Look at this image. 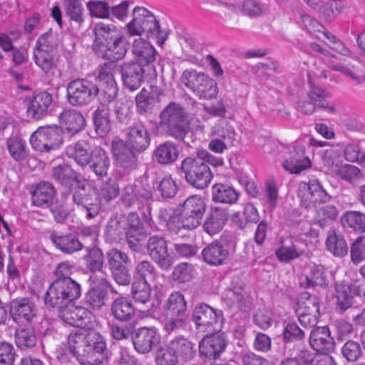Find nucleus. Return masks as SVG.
<instances>
[{"mask_svg":"<svg viewBox=\"0 0 365 365\" xmlns=\"http://www.w3.org/2000/svg\"><path fill=\"white\" fill-rule=\"evenodd\" d=\"M132 17V20L124 27L126 36H145L148 38L156 39L158 46L163 45L168 33L160 29L159 21L151 11L144 7L135 6Z\"/></svg>","mask_w":365,"mask_h":365,"instance_id":"obj_1","label":"nucleus"},{"mask_svg":"<svg viewBox=\"0 0 365 365\" xmlns=\"http://www.w3.org/2000/svg\"><path fill=\"white\" fill-rule=\"evenodd\" d=\"M81 295L80 284L71 277H59L49 286L44 296V302L48 307L57 309L75 302Z\"/></svg>","mask_w":365,"mask_h":365,"instance_id":"obj_2","label":"nucleus"},{"mask_svg":"<svg viewBox=\"0 0 365 365\" xmlns=\"http://www.w3.org/2000/svg\"><path fill=\"white\" fill-rule=\"evenodd\" d=\"M81 295L80 284L71 277H59L49 286L44 296V302L48 307L57 309L75 302Z\"/></svg>","mask_w":365,"mask_h":365,"instance_id":"obj_3","label":"nucleus"},{"mask_svg":"<svg viewBox=\"0 0 365 365\" xmlns=\"http://www.w3.org/2000/svg\"><path fill=\"white\" fill-rule=\"evenodd\" d=\"M159 125L166 133L176 140H182L190 126L187 113L179 103L170 102L159 115Z\"/></svg>","mask_w":365,"mask_h":365,"instance_id":"obj_4","label":"nucleus"},{"mask_svg":"<svg viewBox=\"0 0 365 365\" xmlns=\"http://www.w3.org/2000/svg\"><path fill=\"white\" fill-rule=\"evenodd\" d=\"M177 170L184 175L190 186L197 190L207 188L213 178L209 165L197 156L185 158Z\"/></svg>","mask_w":365,"mask_h":365,"instance_id":"obj_5","label":"nucleus"},{"mask_svg":"<svg viewBox=\"0 0 365 365\" xmlns=\"http://www.w3.org/2000/svg\"><path fill=\"white\" fill-rule=\"evenodd\" d=\"M180 80L200 99L210 100L217 95V83L203 72L195 69L185 70Z\"/></svg>","mask_w":365,"mask_h":365,"instance_id":"obj_6","label":"nucleus"},{"mask_svg":"<svg viewBox=\"0 0 365 365\" xmlns=\"http://www.w3.org/2000/svg\"><path fill=\"white\" fill-rule=\"evenodd\" d=\"M222 299L231 309L244 312L250 310L252 307V298L247 284L239 278H235L225 289Z\"/></svg>","mask_w":365,"mask_h":365,"instance_id":"obj_7","label":"nucleus"},{"mask_svg":"<svg viewBox=\"0 0 365 365\" xmlns=\"http://www.w3.org/2000/svg\"><path fill=\"white\" fill-rule=\"evenodd\" d=\"M96 82L86 78H78L68 83L66 99L74 107H83L94 100Z\"/></svg>","mask_w":365,"mask_h":365,"instance_id":"obj_8","label":"nucleus"},{"mask_svg":"<svg viewBox=\"0 0 365 365\" xmlns=\"http://www.w3.org/2000/svg\"><path fill=\"white\" fill-rule=\"evenodd\" d=\"M63 131L58 125L40 127L31 136V146L39 152L49 153L58 149L63 143Z\"/></svg>","mask_w":365,"mask_h":365,"instance_id":"obj_9","label":"nucleus"},{"mask_svg":"<svg viewBox=\"0 0 365 365\" xmlns=\"http://www.w3.org/2000/svg\"><path fill=\"white\" fill-rule=\"evenodd\" d=\"M73 189V202L86 213V218L91 220L98 216L101 209V202L95 192L86 183L81 181Z\"/></svg>","mask_w":365,"mask_h":365,"instance_id":"obj_10","label":"nucleus"},{"mask_svg":"<svg viewBox=\"0 0 365 365\" xmlns=\"http://www.w3.org/2000/svg\"><path fill=\"white\" fill-rule=\"evenodd\" d=\"M297 195L300 198L301 206L307 210L326 203L331 198L317 179L310 180L307 182H301L299 184Z\"/></svg>","mask_w":365,"mask_h":365,"instance_id":"obj_11","label":"nucleus"},{"mask_svg":"<svg viewBox=\"0 0 365 365\" xmlns=\"http://www.w3.org/2000/svg\"><path fill=\"white\" fill-rule=\"evenodd\" d=\"M222 319L221 310L213 309L205 303L195 306L192 312V320L200 331L210 333L218 330Z\"/></svg>","mask_w":365,"mask_h":365,"instance_id":"obj_12","label":"nucleus"},{"mask_svg":"<svg viewBox=\"0 0 365 365\" xmlns=\"http://www.w3.org/2000/svg\"><path fill=\"white\" fill-rule=\"evenodd\" d=\"M132 53L135 56L136 61L142 66L148 69V75L150 78H156L158 73L155 66L158 52L149 42L143 38L135 39L132 43Z\"/></svg>","mask_w":365,"mask_h":365,"instance_id":"obj_13","label":"nucleus"},{"mask_svg":"<svg viewBox=\"0 0 365 365\" xmlns=\"http://www.w3.org/2000/svg\"><path fill=\"white\" fill-rule=\"evenodd\" d=\"M146 248L149 257L162 269L168 270L173 264V258L168 252L167 241L163 236H150L148 239Z\"/></svg>","mask_w":365,"mask_h":365,"instance_id":"obj_14","label":"nucleus"},{"mask_svg":"<svg viewBox=\"0 0 365 365\" xmlns=\"http://www.w3.org/2000/svg\"><path fill=\"white\" fill-rule=\"evenodd\" d=\"M131 340L138 353L146 354L159 343L160 335L154 327H141L133 331Z\"/></svg>","mask_w":365,"mask_h":365,"instance_id":"obj_15","label":"nucleus"},{"mask_svg":"<svg viewBox=\"0 0 365 365\" xmlns=\"http://www.w3.org/2000/svg\"><path fill=\"white\" fill-rule=\"evenodd\" d=\"M53 101V96L47 91L34 93L25 99L27 116L34 120L43 118L49 113Z\"/></svg>","mask_w":365,"mask_h":365,"instance_id":"obj_16","label":"nucleus"},{"mask_svg":"<svg viewBox=\"0 0 365 365\" xmlns=\"http://www.w3.org/2000/svg\"><path fill=\"white\" fill-rule=\"evenodd\" d=\"M111 148L118 167L128 173L137 168L138 165V155L140 153L135 151L121 140L113 141Z\"/></svg>","mask_w":365,"mask_h":365,"instance_id":"obj_17","label":"nucleus"},{"mask_svg":"<svg viewBox=\"0 0 365 365\" xmlns=\"http://www.w3.org/2000/svg\"><path fill=\"white\" fill-rule=\"evenodd\" d=\"M361 293V285L357 282L337 285L334 294L336 310L340 314L344 313L354 306L355 297H360Z\"/></svg>","mask_w":365,"mask_h":365,"instance_id":"obj_18","label":"nucleus"},{"mask_svg":"<svg viewBox=\"0 0 365 365\" xmlns=\"http://www.w3.org/2000/svg\"><path fill=\"white\" fill-rule=\"evenodd\" d=\"M205 335L199 343V354L204 361L215 360L220 357L227 346L223 334L217 331Z\"/></svg>","mask_w":365,"mask_h":365,"instance_id":"obj_19","label":"nucleus"},{"mask_svg":"<svg viewBox=\"0 0 365 365\" xmlns=\"http://www.w3.org/2000/svg\"><path fill=\"white\" fill-rule=\"evenodd\" d=\"M86 352L88 353L86 364H101L108 355L105 338L97 331H89L87 334Z\"/></svg>","mask_w":365,"mask_h":365,"instance_id":"obj_20","label":"nucleus"},{"mask_svg":"<svg viewBox=\"0 0 365 365\" xmlns=\"http://www.w3.org/2000/svg\"><path fill=\"white\" fill-rule=\"evenodd\" d=\"M120 70L123 86L130 91H135L140 86L145 73H148L147 68L134 61L123 63Z\"/></svg>","mask_w":365,"mask_h":365,"instance_id":"obj_21","label":"nucleus"},{"mask_svg":"<svg viewBox=\"0 0 365 365\" xmlns=\"http://www.w3.org/2000/svg\"><path fill=\"white\" fill-rule=\"evenodd\" d=\"M205 210L206 204L202 198L193 195L184 201L181 212L192 227L195 229L201 224Z\"/></svg>","mask_w":365,"mask_h":365,"instance_id":"obj_22","label":"nucleus"},{"mask_svg":"<svg viewBox=\"0 0 365 365\" xmlns=\"http://www.w3.org/2000/svg\"><path fill=\"white\" fill-rule=\"evenodd\" d=\"M11 314L18 323L31 322L37 314V308L31 298L16 299L11 302Z\"/></svg>","mask_w":365,"mask_h":365,"instance_id":"obj_23","label":"nucleus"},{"mask_svg":"<svg viewBox=\"0 0 365 365\" xmlns=\"http://www.w3.org/2000/svg\"><path fill=\"white\" fill-rule=\"evenodd\" d=\"M280 247L276 251V255L280 262H289L305 254L302 244L298 239L287 236L280 239Z\"/></svg>","mask_w":365,"mask_h":365,"instance_id":"obj_24","label":"nucleus"},{"mask_svg":"<svg viewBox=\"0 0 365 365\" xmlns=\"http://www.w3.org/2000/svg\"><path fill=\"white\" fill-rule=\"evenodd\" d=\"M59 317L66 324L73 327H84L85 319L91 312L85 307L75 306L73 302L57 309Z\"/></svg>","mask_w":365,"mask_h":365,"instance_id":"obj_25","label":"nucleus"},{"mask_svg":"<svg viewBox=\"0 0 365 365\" xmlns=\"http://www.w3.org/2000/svg\"><path fill=\"white\" fill-rule=\"evenodd\" d=\"M110 166V158L108 153L101 146L94 147L87 167L98 179H102L108 175Z\"/></svg>","mask_w":365,"mask_h":365,"instance_id":"obj_26","label":"nucleus"},{"mask_svg":"<svg viewBox=\"0 0 365 365\" xmlns=\"http://www.w3.org/2000/svg\"><path fill=\"white\" fill-rule=\"evenodd\" d=\"M125 143L135 151L143 153L150 143V135L148 129L141 124L130 127Z\"/></svg>","mask_w":365,"mask_h":365,"instance_id":"obj_27","label":"nucleus"},{"mask_svg":"<svg viewBox=\"0 0 365 365\" xmlns=\"http://www.w3.org/2000/svg\"><path fill=\"white\" fill-rule=\"evenodd\" d=\"M309 342L312 348L318 352H329L334 348V339L330 335L329 328L326 326L312 329Z\"/></svg>","mask_w":365,"mask_h":365,"instance_id":"obj_28","label":"nucleus"},{"mask_svg":"<svg viewBox=\"0 0 365 365\" xmlns=\"http://www.w3.org/2000/svg\"><path fill=\"white\" fill-rule=\"evenodd\" d=\"M49 239L58 250L65 254L71 255L83 248V243L73 233L53 232Z\"/></svg>","mask_w":365,"mask_h":365,"instance_id":"obj_29","label":"nucleus"},{"mask_svg":"<svg viewBox=\"0 0 365 365\" xmlns=\"http://www.w3.org/2000/svg\"><path fill=\"white\" fill-rule=\"evenodd\" d=\"M128 51V43L123 35H118L117 38L110 42L108 46L101 45V51L96 54L98 57L115 62L124 58Z\"/></svg>","mask_w":365,"mask_h":365,"instance_id":"obj_30","label":"nucleus"},{"mask_svg":"<svg viewBox=\"0 0 365 365\" xmlns=\"http://www.w3.org/2000/svg\"><path fill=\"white\" fill-rule=\"evenodd\" d=\"M230 252L219 240L206 245L202 251L203 260L208 264L219 266L225 263Z\"/></svg>","mask_w":365,"mask_h":365,"instance_id":"obj_31","label":"nucleus"},{"mask_svg":"<svg viewBox=\"0 0 365 365\" xmlns=\"http://www.w3.org/2000/svg\"><path fill=\"white\" fill-rule=\"evenodd\" d=\"M51 177L62 187L68 189L69 194L80 181L78 173L67 164L53 167L51 170Z\"/></svg>","mask_w":365,"mask_h":365,"instance_id":"obj_32","label":"nucleus"},{"mask_svg":"<svg viewBox=\"0 0 365 365\" xmlns=\"http://www.w3.org/2000/svg\"><path fill=\"white\" fill-rule=\"evenodd\" d=\"M228 213L225 209L220 207H212L203 224L204 230L210 235L218 233L227 220Z\"/></svg>","mask_w":365,"mask_h":365,"instance_id":"obj_33","label":"nucleus"},{"mask_svg":"<svg viewBox=\"0 0 365 365\" xmlns=\"http://www.w3.org/2000/svg\"><path fill=\"white\" fill-rule=\"evenodd\" d=\"M68 348L70 353L82 364L88 361L86 352L87 334L82 333H71L68 336Z\"/></svg>","mask_w":365,"mask_h":365,"instance_id":"obj_34","label":"nucleus"},{"mask_svg":"<svg viewBox=\"0 0 365 365\" xmlns=\"http://www.w3.org/2000/svg\"><path fill=\"white\" fill-rule=\"evenodd\" d=\"M110 314L116 320L127 322L134 317L135 309L128 299L118 297L111 303Z\"/></svg>","mask_w":365,"mask_h":365,"instance_id":"obj_35","label":"nucleus"},{"mask_svg":"<svg viewBox=\"0 0 365 365\" xmlns=\"http://www.w3.org/2000/svg\"><path fill=\"white\" fill-rule=\"evenodd\" d=\"M125 216L116 215L111 217L106 227L105 235L107 240L119 242L126 234Z\"/></svg>","mask_w":365,"mask_h":365,"instance_id":"obj_36","label":"nucleus"},{"mask_svg":"<svg viewBox=\"0 0 365 365\" xmlns=\"http://www.w3.org/2000/svg\"><path fill=\"white\" fill-rule=\"evenodd\" d=\"M310 166V160L304 156V147L302 145L296 147L295 153L292 154L289 159L284 160L283 163V168L290 173L294 174H299Z\"/></svg>","mask_w":365,"mask_h":365,"instance_id":"obj_37","label":"nucleus"},{"mask_svg":"<svg viewBox=\"0 0 365 365\" xmlns=\"http://www.w3.org/2000/svg\"><path fill=\"white\" fill-rule=\"evenodd\" d=\"M326 246L334 256L342 257L347 255L349 247L343 235L334 229H331L327 232Z\"/></svg>","mask_w":365,"mask_h":365,"instance_id":"obj_38","label":"nucleus"},{"mask_svg":"<svg viewBox=\"0 0 365 365\" xmlns=\"http://www.w3.org/2000/svg\"><path fill=\"white\" fill-rule=\"evenodd\" d=\"M94 34L95 40L92 46L96 54L99 52L100 48L101 49V45L106 47L110 41L118 36L116 34V29L115 27L110 28L108 25H106L103 23H98L96 24L94 27Z\"/></svg>","mask_w":365,"mask_h":365,"instance_id":"obj_39","label":"nucleus"},{"mask_svg":"<svg viewBox=\"0 0 365 365\" xmlns=\"http://www.w3.org/2000/svg\"><path fill=\"white\" fill-rule=\"evenodd\" d=\"M179 153V148L175 143L166 141L156 147L153 157L158 163L169 165L178 159Z\"/></svg>","mask_w":365,"mask_h":365,"instance_id":"obj_40","label":"nucleus"},{"mask_svg":"<svg viewBox=\"0 0 365 365\" xmlns=\"http://www.w3.org/2000/svg\"><path fill=\"white\" fill-rule=\"evenodd\" d=\"M239 196L240 192L227 184L216 183L212 187V200L215 202L232 205Z\"/></svg>","mask_w":365,"mask_h":365,"instance_id":"obj_41","label":"nucleus"},{"mask_svg":"<svg viewBox=\"0 0 365 365\" xmlns=\"http://www.w3.org/2000/svg\"><path fill=\"white\" fill-rule=\"evenodd\" d=\"M174 354L184 361H190L195 355L194 344L184 336H177L168 341Z\"/></svg>","mask_w":365,"mask_h":365,"instance_id":"obj_42","label":"nucleus"},{"mask_svg":"<svg viewBox=\"0 0 365 365\" xmlns=\"http://www.w3.org/2000/svg\"><path fill=\"white\" fill-rule=\"evenodd\" d=\"M59 120L66 129L72 133H78L83 129L86 122L82 113L76 110H63L59 115Z\"/></svg>","mask_w":365,"mask_h":365,"instance_id":"obj_43","label":"nucleus"},{"mask_svg":"<svg viewBox=\"0 0 365 365\" xmlns=\"http://www.w3.org/2000/svg\"><path fill=\"white\" fill-rule=\"evenodd\" d=\"M55 195V188L49 182H41L32 192V202L38 207L49 205Z\"/></svg>","mask_w":365,"mask_h":365,"instance_id":"obj_44","label":"nucleus"},{"mask_svg":"<svg viewBox=\"0 0 365 365\" xmlns=\"http://www.w3.org/2000/svg\"><path fill=\"white\" fill-rule=\"evenodd\" d=\"M71 157L75 162L83 169L87 167L88 160L93 155V148L91 144L84 140L77 141L71 148Z\"/></svg>","mask_w":365,"mask_h":365,"instance_id":"obj_45","label":"nucleus"},{"mask_svg":"<svg viewBox=\"0 0 365 365\" xmlns=\"http://www.w3.org/2000/svg\"><path fill=\"white\" fill-rule=\"evenodd\" d=\"M69 195V192H62L60 197L56 199L49 205L50 211L55 221L58 223L64 222L71 213L67 202Z\"/></svg>","mask_w":365,"mask_h":365,"instance_id":"obj_46","label":"nucleus"},{"mask_svg":"<svg viewBox=\"0 0 365 365\" xmlns=\"http://www.w3.org/2000/svg\"><path fill=\"white\" fill-rule=\"evenodd\" d=\"M134 280L152 283L157 277L155 265L149 260L138 262L133 271Z\"/></svg>","mask_w":365,"mask_h":365,"instance_id":"obj_47","label":"nucleus"},{"mask_svg":"<svg viewBox=\"0 0 365 365\" xmlns=\"http://www.w3.org/2000/svg\"><path fill=\"white\" fill-rule=\"evenodd\" d=\"M33 54L35 63L43 73H48L56 68L58 60L56 52L34 48Z\"/></svg>","mask_w":365,"mask_h":365,"instance_id":"obj_48","label":"nucleus"},{"mask_svg":"<svg viewBox=\"0 0 365 365\" xmlns=\"http://www.w3.org/2000/svg\"><path fill=\"white\" fill-rule=\"evenodd\" d=\"M341 354L346 362L355 363L364 358V349L361 341L349 339L341 346Z\"/></svg>","mask_w":365,"mask_h":365,"instance_id":"obj_49","label":"nucleus"},{"mask_svg":"<svg viewBox=\"0 0 365 365\" xmlns=\"http://www.w3.org/2000/svg\"><path fill=\"white\" fill-rule=\"evenodd\" d=\"M15 341L16 346L22 350L34 347L37 341L35 330L31 327H19L16 330Z\"/></svg>","mask_w":365,"mask_h":365,"instance_id":"obj_50","label":"nucleus"},{"mask_svg":"<svg viewBox=\"0 0 365 365\" xmlns=\"http://www.w3.org/2000/svg\"><path fill=\"white\" fill-rule=\"evenodd\" d=\"M86 254L83 256L86 267L90 271H100L104 265V255L96 245L86 247Z\"/></svg>","mask_w":365,"mask_h":365,"instance_id":"obj_51","label":"nucleus"},{"mask_svg":"<svg viewBox=\"0 0 365 365\" xmlns=\"http://www.w3.org/2000/svg\"><path fill=\"white\" fill-rule=\"evenodd\" d=\"M96 133L100 137L106 136L111 129L110 113L108 109L98 108L93 113Z\"/></svg>","mask_w":365,"mask_h":365,"instance_id":"obj_52","label":"nucleus"},{"mask_svg":"<svg viewBox=\"0 0 365 365\" xmlns=\"http://www.w3.org/2000/svg\"><path fill=\"white\" fill-rule=\"evenodd\" d=\"M118 87L116 83H96V93L94 99L98 98L101 105H108L117 97Z\"/></svg>","mask_w":365,"mask_h":365,"instance_id":"obj_53","label":"nucleus"},{"mask_svg":"<svg viewBox=\"0 0 365 365\" xmlns=\"http://www.w3.org/2000/svg\"><path fill=\"white\" fill-rule=\"evenodd\" d=\"M344 227L363 233L365 232V214L359 211H347L341 217Z\"/></svg>","mask_w":365,"mask_h":365,"instance_id":"obj_54","label":"nucleus"},{"mask_svg":"<svg viewBox=\"0 0 365 365\" xmlns=\"http://www.w3.org/2000/svg\"><path fill=\"white\" fill-rule=\"evenodd\" d=\"M186 302L184 296L180 292H173L168 297L165 304V309L167 314L175 315H186Z\"/></svg>","mask_w":365,"mask_h":365,"instance_id":"obj_55","label":"nucleus"},{"mask_svg":"<svg viewBox=\"0 0 365 365\" xmlns=\"http://www.w3.org/2000/svg\"><path fill=\"white\" fill-rule=\"evenodd\" d=\"M154 359L157 365H177L179 363L168 342L157 348Z\"/></svg>","mask_w":365,"mask_h":365,"instance_id":"obj_56","label":"nucleus"},{"mask_svg":"<svg viewBox=\"0 0 365 365\" xmlns=\"http://www.w3.org/2000/svg\"><path fill=\"white\" fill-rule=\"evenodd\" d=\"M107 297V291L91 287L86 294L84 304L90 309H100L105 305Z\"/></svg>","mask_w":365,"mask_h":365,"instance_id":"obj_57","label":"nucleus"},{"mask_svg":"<svg viewBox=\"0 0 365 365\" xmlns=\"http://www.w3.org/2000/svg\"><path fill=\"white\" fill-rule=\"evenodd\" d=\"M150 282L134 280L131 285V294L136 303L145 304L150 302L151 288Z\"/></svg>","mask_w":365,"mask_h":365,"instance_id":"obj_58","label":"nucleus"},{"mask_svg":"<svg viewBox=\"0 0 365 365\" xmlns=\"http://www.w3.org/2000/svg\"><path fill=\"white\" fill-rule=\"evenodd\" d=\"M295 312H319V299L316 295L310 294L308 292L301 293L297 302Z\"/></svg>","mask_w":365,"mask_h":365,"instance_id":"obj_59","label":"nucleus"},{"mask_svg":"<svg viewBox=\"0 0 365 365\" xmlns=\"http://www.w3.org/2000/svg\"><path fill=\"white\" fill-rule=\"evenodd\" d=\"M59 43L58 34L49 29L41 34L36 42L34 49H42L48 51L56 52Z\"/></svg>","mask_w":365,"mask_h":365,"instance_id":"obj_60","label":"nucleus"},{"mask_svg":"<svg viewBox=\"0 0 365 365\" xmlns=\"http://www.w3.org/2000/svg\"><path fill=\"white\" fill-rule=\"evenodd\" d=\"M158 102L159 101L148 94V89L143 88L135 97L137 112L140 115L151 113Z\"/></svg>","mask_w":365,"mask_h":365,"instance_id":"obj_61","label":"nucleus"},{"mask_svg":"<svg viewBox=\"0 0 365 365\" xmlns=\"http://www.w3.org/2000/svg\"><path fill=\"white\" fill-rule=\"evenodd\" d=\"M108 264L110 270L125 267V264L130 261L128 255L116 248H112L106 252Z\"/></svg>","mask_w":365,"mask_h":365,"instance_id":"obj_62","label":"nucleus"},{"mask_svg":"<svg viewBox=\"0 0 365 365\" xmlns=\"http://www.w3.org/2000/svg\"><path fill=\"white\" fill-rule=\"evenodd\" d=\"M306 282L308 287L326 285L327 276L324 267L315 264L310 266V272L306 275Z\"/></svg>","mask_w":365,"mask_h":365,"instance_id":"obj_63","label":"nucleus"},{"mask_svg":"<svg viewBox=\"0 0 365 365\" xmlns=\"http://www.w3.org/2000/svg\"><path fill=\"white\" fill-rule=\"evenodd\" d=\"M334 175L351 184L355 183L363 177L361 171L357 167L349 164H343Z\"/></svg>","mask_w":365,"mask_h":365,"instance_id":"obj_64","label":"nucleus"}]
</instances>
